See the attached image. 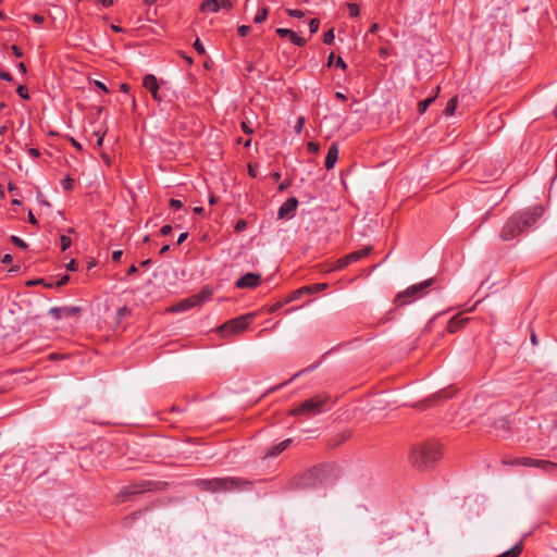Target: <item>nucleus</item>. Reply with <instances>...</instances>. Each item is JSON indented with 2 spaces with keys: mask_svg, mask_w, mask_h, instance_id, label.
<instances>
[{
  "mask_svg": "<svg viewBox=\"0 0 557 557\" xmlns=\"http://www.w3.org/2000/svg\"><path fill=\"white\" fill-rule=\"evenodd\" d=\"M187 237H188V233H182V234L178 236V238H177V240H176V244H177V245H182V244L186 240V238H187Z\"/></svg>",
  "mask_w": 557,
  "mask_h": 557,
  "instance_id": "nucleus-57",
  "label": "nucleus"
},
{
  "mask_svg": "<svg viewBox=\"0 0 557 557\" xmlns=\"http://www.w3.org/2000/svg\"><path fill=\"white\" fill-rule=\"evenodd\" d=\"M351 263L350 259H348V255L341 258L338 261H337V265H336V269L337 270H341V269H344L346 268L347 265H349Z\"/></svg>",
  "mask_w": 557,
  "mask_h": 557,
  "instance_id": "nucleus-38",
  "label": "nucleus"
},
{
  "mask_svg": "<svg viewBox=\"0 0 557 557\" xmlns=\"http://www.w3.org/2000/svg\"><path fill=\"white\" fill-rule=\"evenodd\" d=\"M69 271H76L77 270V263L75 260H71L66 265Z\"/></svg>",
  "mask_w": 557,
  "mask_h": 557,
  "instance_id": "nucleus-56",
  "label": "nucleus"
},
{
  "mask_svg": "<svg viewBox=\"0 0 557 557\" xmlns=\"http://www.w3.org/2000/svg\"><path fill=\"white\" fill-rule=\"evenodd\" d=\"M220 5H221V9H223L225 11H230L233 8V4L230 0H222L220 2Z\"/></svg>",
  "mask_w": 557,
  "mask_h": 557,
  "instance_id": "nucleus-46",
  "label": "nucleus"
},
{
  "mask_svg": "<svg viewBox=\"0 0 557 557\" xmlns=\"http://www.w3.org/2000/svg\"><path fill=\"white\" fill-rule=\"evenodd\" d=\"M289 39L290 41L296 45V46H304L306 44V39L300 37L297 33L295 32H292V34L289 35Z\"/></svg>",
  "mask_w": 557,
  "mask_h": 557,
  "instance_id": "nucleus-28",
  "label": "nucleus"
},
{
  "mask_svg": "<svg viewBox=\"0 0 557 557\" xmlns=\"http://www.w3.org/2000/svg\"><path fill=\"white\" fill-rule=\"evenodd\" d=\"M81 308L74 306H64V307H53L49 309V314L54 320H61L63 318L74 317L79 313Z\"/></svg>",
  "mask_w": 557,
  "mask_h": 557,
  "instance_id": "nucleus-10",
  "label": "nucleus"
},
{
  "mask_svg": "<svg viewBox=\"0 0 557 557\" xmlns=\"http://www.w3.org/2000/svg\"><path fill=\"white\" fill-rule=\"evenodd\" d=\"M247 228V222L244 219H239L236 221L234 225V231L236 233H242Z\"/></svg>",
  "mask_w": 557,
  "mask_h": 557,
  "instance_id": "nucleus-32",
  "label": "nucleus"
},
{
  "mask_svg": "<svg viewBox=\"0 0 557 557\" xmlns=\"http://www.w3.org/2000/svg\"><path fill=\"white\" fill-rule=\"evenodd\" d=\"M329 397L326 396H314L312 398H309L305 400L299 406L293 408L289 411V416L294 417H300L304 416L306 418H312L317 414L322 413L323 411L327 410Z\"/></svg>",
  "mask_w": 557,
  "mask_h": 557,
  "instance_id": "nucleus-5",
  "label": "nucleus"
},
{
  "mask_svg": "<svg viewBox=\"0 0 557 557\" xmlns=\"http://www.w3.org/2000/svg\"><path fill=\"white\" fill-rule=\"evenodd\" d=\"M334 39H335V35H334V30L333 29H330V30L324 33V35H323V42L325 45H332Z\"/></svg>",
  "mask_w": 557,
  "mask_h": 557,
  "instance_id": "nucleus-33",
  "label": "nucleus"
},
{
  "mask_svg": "<svg viewBox=\"0 0 557 557\" xmlns=\"http://www.w3.org/2000/svg\"><path fill=\"white\" fill-rule=\"evenodd\" d=\"M516 461L519 463V466L535 467L545 472H550V471L557 469V463L548 461V460H544V459H534V458H530V457H517Z\"/></svg>",
  "mask_w": 557,
  "mask_h": 557,
  "instance_id": "nucleus-9",
  "label": "nucleus"
},
{
  "mask_svg": "<svg viewBox=\"0 0 557 557\" xmlns=\"http://www.w3.org/2000/svg\"><path fill=\"white\" fill-rule=\"evenodd\" d=\"M99 3L103 7V8H109L113 4V0H99Z\"/></svg>",
  "mask_w": 557,
  "mask_h": 557,
  "instance_id": "nucleus-60",
  "label": "nucleus"
},
{
  "mask_svg": "<svg viewBox=\"0 0 557 557\" xmlns=\"http://www.w3.org/2000/svg\"><path fill=\"white\" fill-rule=\"evenodd\" d=\"M457 106H458V100H457V98H456V97L451 98V99L447 102L446 108H445V110H444L445 115H447V116H451V115H454V113H455V111H456V109H457Z\"/></svg>",
  "mask_w": 557,
  "mask_h": 557,
  "instance_id": "nucleus-24",
  "label": "nucleus"
},
{
  "mask_svg": "<svg viewBox=\"0 0 557 557\" xmlns=\"http://www.w3.org/2000/svg\"><path fill=\"white\" fill-rule=\"evenodd\" d=\"M287 14L295 18H301L305 16V12L298 9H288Z\"/></svg>",
  "mask_w": 557,
  "mask_h": 557,
  "instance_id": "nucleus-37",
  "label": "nucleus"
},
{
  "mask_svg": "<svg viewBox=\"0 0 557 557\" xmlns=\"http://www.w3.org/2000/svg\"><path fill=\"white\" fill-rule=\"evenodd\" d=\"M293 443L292 438L284 440L278 444L274 445L267 454L265 457H276L287 449Z\"/></svg>",
  "mask_w": 557,
  "mask_h": 557,
  "instance_id": "nucleus-18",
  "label": "nucleus"
},
{
  "mask_svg": "<svg viewBox=\"0 0 557 557\" xmlns=\"http://www.w3.org/2000/svg\"><path fill=\"white\" fill-rule=\"evenodd\" d=\"M370 251H371V247H367V248H363V249H360L357 251H352V252L348 253V259H350L351 263L356 262V261L369 256Z\"/></svg>",
  "mask_w": 557,
  "mask_h": 557,
  "instance_id": "nucleus-21",
  "label": "nucleus"
},
{
  "mask_svg": "<svg viewBox=\"0 0 557 557\" xmlns=\"http://www.w3.org/2000/svg\"><path fill=\"white\" fill-rule=\"evenodd\" d=\"M141 510H137L133 512L131 516L126 518V520H129V522H133L135 519H137L141 515Z\"/></svg>",
  "mask_w": 557,
  "mask_h": 557,
  "instance_id": "nucleus-54",
  "label": "nucleus"
},
{
  "mask_svg": "<svg viewBox=\"0 0 557 557\" xmlns=\"http://www.w3.org/2000/svg\"><path fill=\"white\" fill-rule=\"evenodd\" d=\"M11 50H12V53H13V55L15 58H22L23 57V51H22V49L18 46L12 45Z\"/></svg>",
  "mask_w": 557,
  "mask_h": 557,
  "instance_id": "nucleus-43",
  "label": "nucleus"
},
{
  "mask_svg": "<svg viewBox=\"0 0 557 557\" xmlns=\"http://www.w3.org/2000/svg\"><path fill=\"white\" fill-rule=\"evenodd\" d=\"M307 150L312 154H317L320 151V145L315 141H309L307 144Z\"/></svg>",
  "mask_w": 557,
  "mask_h": 557,
  "instance_id": "nucleus-35",
  "label": "nucleus"
},
{
  "mask_svg": "<svg viewBox=\"0 0 557 557\" xmlns=\"http://www.w3.org/2000/svg\"><path fill=\"white\" fill-rule=\"evenodd\" d=\"M12 260H13V257H12V255H10V253H5V255L1 258V262H2L3 264H9V263H11V262H12Z\"/></svg>",
  "mask_w": 557,
  "mask_h": 557,
  "instance_id": "nucleus-52",
  "label": "nucleus"
},
{
  "mask_svg": "<svg viewBox=\"0 0 557 557\" xmlns=\"http://www.w3.org/2000/svg\"><path fill=\"white\" fill-rule=\"evenodd\" d=\"M284 304L282 302H276L275 305H273L272 307H270L269 311L270 312H276L277 310H280L282 307H283Z\"/></svg>",
  "mask_w": 557,
  "mask_h": 557,
  "instance_id": "nucleus-58",
  "label": "nucleus"
},
{
  "mask_svg": "<svg viewBox=\"0 0 557 557\" xmlns=\"http://www.w3.org/2000/svg\"><path fill=\"white\" fill-rule=\"evenodd\" d=\"M10 239L17 247L23 248V249L27 248V244L23 239H21L18 236L12 235Z\"/></svg>",
  "mask_w": 557,
  "mask_h": 557,
  "instance_id": "nucleus-36",
  "label": "nucleus"
},
{
  "mask_svg": "<svg viewBox=\"0 0 557 557\" xmlns=\"http://www.w3.org/2000/svg\"><path fill=\"white\" fill-rule=\"evenodd\" d=\"M242 128H243L244 133H246V134H251L253 132L252 128L249 127L246 122L242 123Z\"/></svg>",
  "mask_w": 557,
  "mask_h": 557,
  "instance_id": "nucleus-59",
  "label": "nucleus"
},
{
  "mask_svg": "<svg viewBox=\"0 0 557 557\" xmlns=\"http://www.w3.org/2000/svg\"><path fill=\"white\" fill-rule=\"evenodd\" d=\"M158 484L159 483L154 482V481H141L138 483H134V484L124 486L116 495V499L119 503H124L131 496L139 495L145 492H150V491L157 490Z\"/></svg>",
  "mask_w": 557,
  "mask_h": 557,
  "instance_id": "nucleus-8",
  "label": "nucleus"
},
{
  "mask_svg": "<svg viewBox=\"0 0 557 557\" xmlns=\"http://www.w3.org/2000/svg\"><path fill=\"white\" fill-rule=\"evenodd\" d=\"M28 221L29 223L36 225L38 222H37V219L35 218L34 213L32 211L28 212Z\"/></svg>",
  "mask_w": 557,
  "mask_h": 557,
  "instance_id": "nucleus-61",
  "label": "nucleus"
},
{
  "mask_svg": "<svg viewBox=\"0 0 557 557\" xmlns=\"http://www.w3.org/2000/svg\"><path fill=\"white\" fill-rule=\"evenodd\" d=\"M199 299V305L210 299L212 296V288L209 286H205L199 294L194 295Z\"/></svg>",
  "mask_w": 557,
  "mask_h": 557,
  "instance_id": "nucleus-23",
  "label": "nucleus"
},
{
  "mask_svg": "<svg viewBox=\"0 0 557 557\" xmlns=\"http://www.w3.org/2000/svg\"><path fill=\"white\" fill-rule=\"evenodd\" d=\"M496 436L507 438L510 434V421L507 418H500L491 425Z\"/></svg>",
  "mask_w": 557,
  "mask_h": 557,
  "instance_id": "nucleus-14",
  "label": "nucleus"
},
{
  "mask_svg": "<svg viewBox=\"0 0 557 557\" xmlns=\"http://www.w3.org/2000/svg\"><path fill=\"white\" fill-rule=\"evenodd\" d=\"M195 484L199 490L210 493L244 491L251 485L249 481L236 476L198 479Z\"/></svg>",
  "mask_w": 557,
  "mask_h": 557,
  "instance_id": "nucleus-2",
  "label": "nucleus"
},
{
  "mask_svg": "<svg viewBox=\"0 0 557 557\" xmlns=\"http://www.w3.org/2000/svg\"><path fill=\"white\" fill-rule=\"evenodd\" d=\"M468 320V318L461 317L459 314L453 317L447 324V331L449 333H456L467 323Z\"/></svg>",
  "mask_w": 557,
  "mask_h": 557,
  "instance_id": "nucleus-17",
  "label": "nucleus"
},
{
  "mask_svg": "<svg viewBox=\"0 0 557 557\" xmlns=\"http://www.w3.org/2000/svg\"><path fill=\"white\" fill-rule=\"evenodd\" d=\"M32 20L36 23V24H42L45 22V17L42 15H39V14H34Z\"/></svg>",
  "mask_w": 557,
  "mask_h": 557,
  "instance_id": "nucleus-53",
  "label": "nucleus"
},
{
  "mask_svg": "<svg viewBox=\"0 0 557 557\" xmlns=\"http://www.w3.org/2000/svg\"><path fill=\"white\" fill-rule=\"evenodd\" d=\"M438 92L440 87L436 88V91L432 97H429L418 103V111L420 114H423L428 110L429 106L436 99Z\"/></svg>",
  "mask_w": 557,
  "mask_h": 557,
  "instance_id": "nucleus-20",
  "label": "nucleus"
},
{
  "mask_svg": "<svg viewBox=\"0 0 557 557\" xmlns=\"http://www.w3.org/2000/svg\"><path fill=\"white\" fill-rule=\"evenodd\" d=\"M305 117L304 116H299L296 121V124L294 126V131L296 134H300L302 132V128L305 126Z\"/></svg>",
  "mask_w": 557,
  "mask_h": 557,
  "instance_id": "nucleus-34",
  "label": "nucleus"
},
{
  "mask_svg": "<svg viewBox=\"0 0 557 557\" xmlns=\"http://www.w3.org/2000/svg\"><path fill=\"white\" fill-rule=\"evenodd\" d=\"M516 460H517V457L516 458L506 457V458L503 459V463L504 465H511V466H519V463Z\"/></svg>",
  "mask_w": 557,
  "mask_h": 557,
  "instance_id": "nucleus-49",
  "label": "nucleus"
},
{
  "mask_svg": "<svg viewBox=\"0 0 557 557\" xmlns=\"http://www.w3.org/2000/svg\"><path fill=\"white\" fill-rule=\"evenodd\" d=\"M143 86L151 94L154 100H162V97L159 94L160 87L158 84V79L153 74H147L144 76Z\"/></svg>",
  "mask_w": 557,
  "mask_h": 557,
  "instance_id": "nucleus-12",
  "label": "nucleus"
},
{
  "mask_svg": "<svg viewBox=\"0 0 557 557\" xmlns=\"http://www.w3.org/2000/svg\"><path fill=\"white\" fill-rule=\"evenodd\" d=\"M71 144L73 147H75L77 150H82V145L75 140L74 138H71Z\"/></svg>",
  "mask_w": 557,
  "mask_h": 557,
  "instance_id": "nucleus-63",
  "label": "nucleus"
},
{
  "mask_svg": "<svg viewBox=\"0 0 557 557\" xmlns=\"http://www.w3.org/2000/svg\"><path fill=\"white\" fill-rule=\"evenodd\" d=\"M377 29H379V24L373 23V24L371 25L370 29H369V33H370V34H374V33H376V30H377Z\"/></svg>",
  "mask_w": 557,
  "mask_h": 557,
  "instance_id": "nucleus-64",
  "label": "nucleus"
},
{
  "mask_svg": "<svg viewBox=\"0 0 557 557\" xmlns=\"http://www.w3.org/2000/svg\"><path fill=\"white\" fill-rule=\"evenodd\" d=\"M72 245V239L66 235H61L60 237V247L62 251L67 250Z\"/></svg>",
  "mask_w": 557,
  "mask_h": 557,
  "instance_id": "nucleus-29",
  "label": "nucleus"
},
{
  "mask_svg": "<svg viewBox=\"0 0 557 557\" xmlns=\"http://www.w3.org/2000/svg\"><path fill=\"white\" fill-rule=\"evenodd\" d=\"M298 207V200L295 197L288 198L278 209V219H290L294 216Z\"/></svg>",
  "mask_w": 557,
  "mask_h": 557,
  "instance_id": "nucleus-13",
  "label": "nucleus"
},
{
  "mask_svg": "<svg viewBox=\"0 0 557 557\" xmlns=\"http://www.w3.org/2000/svg\"><path fill=\"white\" fill-rule=\"evenodd\" d=\"M171 232H172V226H171V225H169V224L163 225V226L161 227V230H160V233H161V235H162V236H168V235H170V234H171Z\"/></svg>",
  "mask_w": 557,
  "mask_h": 557,
  "instance_id": "nucleus-47",
  "label": "nucleus"
},
{
  "mask_svg": "<svg viewBox=\"0 0 557 557\" xmlns=\"http://www.w3.org/2000/svg\"><path fill=\"white\" fill-rule=\"evenodd\" d=\"M338 152H339L338 145L336 143H333L330 146L326 157H325L324 166L326 170L330 171L335 166V164L338 160Z\"/></svg>",
  "mask_w": 557,
  "mask_h": 557,
  "instance_id": "nucleus-15",
  "label": "nucleus"
},
{
  "mask_svg": "<svg viewBox=\"0 0 557 557\" xmlns=\"http://www.w3.org/2000/svg\"><path fill=\"white\" fill-rule=\"evenodd\" d=\"M27 153L33 159H37L40 156V152L37 148H29Z\"/></svg>",
  "mask_w": 557,
  "mask_h": 557,
  "instance_id": "nucleus-48",
  "label": "nucleus"
},
{
  "mask_svg": "<svg viewBox=\"0 0 557 557\" xmlns=\"http://www.w3.org/2000/svg\"><path fill=\"white\" fill-rule=\"evenodd\" d=\"M194 49L199 54H205V52H206L205 47H203V45L201 44V41L199 39H196V41L194 42Z\"/></svg>",
  "mask_w": 557,
  "mask_h": 557,
  "instance_id": "nucleus-40",
  "label": "nucleus"
},
{
  "mask_svg": "<svg viewBox=\"0 0 557 557\" xmlns=\"http://www.w3.org/2000/svg\"><path fill=\"white\" fill-rule=\"evenodd\" d=\"M16 67L17 70L23 74L25 75L27 73V69H26V65L23 63V62H18L16 64Z\"/></svg>",
  "mask_w": 557,
  "mask_h": 557,
  "instance_id": "nucleus-55",
  "label": "nucleus"
},
{
  "mask_svg": "<svg viewBox=\"0 0 557 557\" xmlns=\"http://www.w3.org/2000/svg\"><path fill=\"white\" fill-rule=\"evenodd\" d=\"M137 271H138L137 267L135 264H132L127 271V274L133 275V274L137 273Z\"/></svg>",
  "mask_w": 557,
  "mask_h": 557,
  "instance_id": "nucleus-62",
  "label": "nucleus"
},
{
  "mask_svg": "<svg viewBox=\"0 0 557 557\" xmlns=\"http://www.w3.org/2000/svg\"><path fill=\"white\" fill-rule=\"evenodd\" d=\"M442 457V445L437 442H426L414 446L410 453V462L418 469L432 468Z\"/></svg>",
  "mask_w": 557,
  "mask_h": 557,
  "instance_id": "nucleus-3",
  "label": "nucleus"
},
{
  "mask_svg": "<svg viewBox=\"0 0 557 557\" xmlns=\"http://www.w3.org/2000/svg\"><path fill=\"white\" fill-rule=\"evenodd\" d=\"M434 278L425 280L421 283L413 284L406 288L404 292L397 294L395 298L396 306H405L421 298L428 293V289L434 284Z\"/></svg>",
  "mask_w": 557,
  "mask_h": 557,
  "instance_id": "nucleus-6",
  "label": "nucleus"
},
{
  "mask_svg": "<svg viewBox=\"0 0 557 557\" xmlns=\"http://www.w3.org/2000/svg\"><path fill=\"white\" fill-rule=\"evenodd\" d=\"M122 256H123V251L122 250H114L112 252V260L114 262H119L121 260Z\"/></svg>",
  "mask_w": 557,
  "mask_h": 557,
  "instance_id": "nucleus-50",
  "label": "nucleus"
},
{
  "mask_svg": "<svg viewBox=\"0 0 557 557\" xmlns=\"http://www.w3.org/2000/svg\"><path fill=\"white\" fill-rule=\"evenodd\" d=\"M268 12H269V11H268V8H261V9L257 12V14H256V16H255V18H253V22H255L256 24H260V23L264 22V21L267 20Z\"/></svg>",
  "mask_w": 557,
  "mask_h": 557,
  "instance_id": "nucleus-25",
  "label": "nucleus"
},
{
  "mask_svg": "<svg viewBox=\"0 0 557 557\" xmlns=\"http://www.w3.org/2000/svg\"><path fill=\"white\" fill-rule=\"evenodd\" d=\"M255 313H246L234 319H231L218 327V332L222 337H228L232 335L244 332L249 324L252 322Z\"/></svg>",
  "mask_w": 557,
  "mask_h": 557,
  "instance_id": "nucleus-7",
  "label": "nucleus"
},
{
  "mask_svg": "<svg viewBox=\"0 0 557 557\" xmlns=\"http://www.w3.org/2000/svg\"><path fill=\"white\" fill-rule=\"evenodd\" d=\"M196 306H199V299L193 295L188 298L182 299L180 302H177L173 307L172 310L175 312H183V311H187Z\"/></svg>",
  "mask_w": 557,
  "mask_h": 557,
  "instance_id": "nucleus-16",
  "label": "nucleus"
},
{
  "mask_svg": "<svg viewBox=\"0 0 557 557\" xmlns=\"http://www.w3.org/2000/svg\"><path fill=\"white\" fill-rule=\"evenodd\" d=\"M332 467L319 465L307 470L302 474L293 478L290 485L294 488H310L331 483Z\"/></svg>",
  "mask_w": 557,
  "mask_h": 557,
  "instance_id": "nucleus-4",
  "label": "nucleus"
},
{
  "mask_svg": "<svg viewBox=\"0 0 557 557\" xmlns=\"http://www.w3.org/2000/svg\"><path fill=\"white\" fill-rule=\"evenodd\" d=\"M0 79H3L5 82H12L13 77H12V75L9 72H5V71L0 69Z\"/></svg>",
  "mask_w": 557,
  "mask_h": 557,
  "instance_id": "nucleus-44",
  "label": "nucleus"
},
{
  "mask_svg": "<svg viewBox=\"0 0 557 557\" xmlns=\"http://www.w3.org/2000/svg\"><path fill=\"white\" fill-rule=\"evenodd\" d=\"M329 287L327 283H315L311 285L304 286V290H306V294H314L322 292Z\"/></svg>",
  "mask_w": 557,
  "mask_h": 557,
  "instance_id": "nucleus-22",
  "label": "nucleus"
},
{
  "mask_svg": "<svg viewBox=\"0 0 557 557\" xmlns=\"http://www.w3.org/2000/svg\"><path fill=\"white\" fill-rule=\"evenodd\" d=\"M320 21L318 18H311L309 22V29L311 34H314L319 30Z\"/></svg>",
  "mask_w": 557,
  "mask_h": 557,
  "instance_id": "nucleus-39",
  "label": "nucleus"
},
{
  "mask_svg": "<svg viewBox=\"0 0 557 557\" xmlns=\"http://www.w3.org/2000/svg\"><path fill=\"white\" fill-rule=\"evenodd\" d=\"M221 10L219 0H205L200 5V11L206 13H214Z\"/></svg>",
  "mask_w": 557,
  "mask_h": 557,
  "instance_id": "nucleus-19",
  "label": "nucleus"
},
{
  "mask_svg": "<svg viewBox=\"0 0 557 557\" xmlns=\"http://www.w3.org/2000/svg\"><path fill=\"white\" fill-rule=\"evenodd\" d=\"M335 66L336 67H341L342 70H345L347 67V64L345 63V61L341 57H338L336 59Z\"/></svg>",
  "mask_w": 557,
  "mask_h": 557,
  "instance_id": "nucleus-51",
  "label": "nucleus"
},
{
  "mask_svg": "<svg viewBox=\"0 0 557 557\" xmlns=\"http://www.w3.org/2000/svg\"><path fill=\"white\" fill-rule=\"evenodd\" d=\"M250 29H251L250 26L242 25L238 27V35L240 37H246L249 34Z\"/></svg>",
  "mask_w": 557,
  "mask_h": 557,
  "instance_id": "nucleus-41",
  "label": "nucleus"
},
{
  "mask_svg": "<svg viewBox=\"0 0 557 557\" xmlns=\"http://www.w3.org/2000/svg\"><path fill=\"white\" fill-rule=\"evenodd\" d=\"M347 9L351 17H357L360 14V9L357 3H348Z\"/></svg>",
  "mask_w": 557,
  "mask_h": 557,
  "instance_id": "nucleus-30",
  "label": "nucleus"
},
{
  "mask_svg": "<svg viewBox=\"0 0 557 557\" xmlns=\"http://www.w3.org/2000/svg\"><path fill=\"white\" fill-rule=\"evenodd\" d=\"M170 207L174 210H178L183 207V203L181 200L172 198L170 199Z\"/></svg>",
  "mask_w": 557,
  "mask_h": 557,
  "instance_id": "nucleus-42",
  "label": "nucleus"
},
{
  "mask_svg": "<svg viewBox=\"0 0 557 557\" xmlns=\"http://www.w3.org/2000/svg\"><path fill=\"white\" fill-rule=\"evenodd\" d=\"M293 30L288 29V28H277L276 29V34L280 36V37H289V35L292 34Z\"/></svg>",
  "mask_w": 557,
  "mask_h": 557,
  "instance_id": "nucleus-45",
  "label": "nucleus"
},
{
  "mask_svg": "<svg viewBox=\"0 0 557 557\" xmlns=\"http://www.w3.org/2000/svg\"><path fill=\"white\" fill-rule=\"evenodd\" d=\"M260 282L261 275L249 272L240 276L236 281L235 286L237 288H256L260 284Z\"/></svg>",
  "mask_w": 557,
  "mask_h": 557,
  "instance_id": "nucleus-11",
  "label": "nucleus"
},
{
  "mask_svg": "<svg viewBox=\"0 0 557 557\" xmlns=\"http://www.w3.org/2000/svg\"><path fill=\"white\" fill-rule=\"evenodd\" d=\"M74 185H75V181L71 176H65L61 181V186L66 191L72 190L74 188Z\"/></svg>",
  "mask_w": 557,
  "mask_h": 557,
  "instance_id": "nucleus-26",
  "label": "nucleus"
},
{
  "mask_svg": "<svg viewBox=\"0 0 557 557\" xmlns=\"http://www.w3.org/2000/svg\"><path fill=\"white\" fill-rule=\"evenodd\" d=\"M16 92L17 95L24 99V100H28L29 99V92H28V89L26 86L24 85H20L17 88H16Z\"/></svg>",
  "mask_w": 557,
  "mask_h": 557,
  "instance_id": "nucleus-31",
  "label": "nucleus"
},
{
  "mask_svg": "<svg viewBox=\"0 0 557 557\" xmlns=\"http://www.w3.org/2000/svg\"><path fill=\"white\" fill-rule=\"evenodd\" d=\"M543 213L542 207H533L512 214L504 224L500 231V238L504 242L512 240L519 235L533 228Z\"/></svg>",
  "mask_w": 557,
  "mask_h": 557,
  "instance_id": "nucleus-1",
  "label": "nucleus"
},
{
  "mask_svg": "<svg viewBox=\"0 0 557 557\" xmlns=\"http://www.w3.org/2000/svg\"><path fill=\"white\" fill-rule=\"evenodd\" d=\"M306 294V290H304V286L293 292L289 297L285 300L284 304L290 302L293 300L299 299L302 295Z\"/></svg>",
  "mask_w": 557,
  "mask_h": 557,
  "instance_id": "nucleus-27",
  "label": "nucleus"
}]
</instances>
